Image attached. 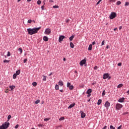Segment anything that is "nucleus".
Masks as SVG:
<instances>
[{
    "mask_svg": "<svg viewBox=\"0 0 129 129\" xmlns=\"http://www.w3.org/2000/svg\"><path fill=\"white\" fill-rule=\"evenodd\" d=\"M41 29V27L37 28H28L27 32H28V35H34V34H37L38 33V31H39Z\"/></svg>",
    "mask_w": 129,
    "mask_h": 129,
    "instance_id": "f257e3e1",
    "label": "nucleus"
},
{
    "mask_svg": "<svg viewBox=\"0 0 129 129\" xmlns=\"http://www.w3.org/2000/svg\"><path fill=\"white\" fill-rule=\"evenodd\" d=\"M9 126H10V122L7 121L6 122L2 124V125L0 126V129H7Z\"/></svg>",
    "mask_w": 129,
    "mask_h": 129,
    "instance_id": "f03ea898",
    "label": "nucleus"
},
{
    "mask_svg": "<svg viewBox=\"0 0 129 129\" xmlns=\"http://www.w3.org/2000/svg\"><path fill=\"white\" fill-rule=\"evenodd\" d=\"M116 17V13L115 12H112L109 16L110 20H113Z\"/></svg>",
    "mask_w": 129,
    "mask_h": 129,
    "instance_id": "7ed1b4c3",
    "label": "nucleus"
},
{
    "mask_svg": "<svg viewBox=\"0 0 129 129\" xmlns=\"http://www.w3.org/2000/svg\"><path fill=\"white\" fill-rule=\"evenodd\" d=\"M122 105L119 103H117L115 106V108L117 110H120V108H122Z\"/></svg>",
    "mask_w": 129,
    "mask_h": 129,
    "instance_id": "20e7f679",
    "label": "nucleus"
},
{
    "mask_svg": "<svg viewBox=\"0 0 129 129\" xmlns=\"http://www.w3.org/2000/svg\"><path fill=\"white\" fill-rule=\"evenodd\" d=\"M86 57H85L84 59H82L80 62V66H83L84 65V64H86Z\"/></svg>",
    "mask_w": 129,
    "mask_h": 129,
    "instance_id": "39448f33",
    "label": "nucleus"
},
{
    "mask_svg": "<svg viewBox=\"0 0 129 129\" xmlns=\"http://www.w3.org/2000/svg\"><path fill=\"white\" fill-rule=\"evenodd\" d=\"M65 38H66V37H65V36H64V35L59 36V38H58V42L59 43H61L62 41H63V39H65Z\"/></svg>",
    "mask_w": 129,
    "mask_h": 129,
    "instance_id": "423d86ee",
    "label": "nucleus"
},
{
    "mask_svg": "<svg viewBox=\"0 0 129 129\" xmlns=\"http://www.w3.org/2000/svg\"><path fill=\"white\" fill-rule=\"evenodd\" d=\"M45 33V34H46V35H50V33H51V29H50L49 28L46 29Z\"/></svg>",
    "mask_w": 129,
    "mask_h": 129,
    "instance_id": "0eeeda50",
    "label": "nucleus"
},
{
    "mask_svg": "<svg viewBox=\"0 0 129 129\" xmlns=\"http://www.w3.org/2000/svg\"><path fill=\"white\" fill-rule=\"evenodd\" d=\"M105 107H106V108H108L109 106H110V103L108 101H106L104 104Z\"/></svg>",
    "mask_w": 129,
    "mask_h": 129,
    "instance_id": "6e6552de",
    "label": "nucleus"
},
{
    "mask_svg": "<svg viewBox=\"0 0 129 129\" xmlns=\"http://www.w3.org/2000/svg\"><path fill=\"white\" fill-rule=\"evenodd\" d=\"M108 77H109V74H108V73L104 74L103 75V79H107V78H108Z\"/></svg>",
    "mask_w": 129,
    "mask_h": 129,
    "instance_id": "1a4fd4ad",
    "label": "nucleus"
},
{
    "mask_svg": "<svg viewBox=\"0 0 129 129\" xmlns=\"http://www.w3.org/2000/svg\"><path fill=\"white\" fill-rule=\"evenodd\" d=\"M80 113H81V118H84V117H85V116H86V114H85V113L83 112V111H81Z\"/></svg>",
    "mask_w": 129,
    "mask_h": 129,
    "instance_id": "9d476101",
    "label": "nucleus"
},
{
    "mask_svg": "<svg viewBox=\"0 0 129 129\" xmlns=\"http://www.w3.org/2000/svg\"><path fill=\"white\" fill-rule=\"evenodd\" d=\"M124 97H122L118 100V102L120 103L124 102Z\"/></svg>",
    "mask_w": 129,
    "mask_h": 129,
    "instance_id": "9b49d317",
    "label": "nucleus"
},
{
    "mask_svg": "<svg viewBox=\"0 0 129 129\" xmlns=\"http://www.w3.org/2000/svg\"><path fill=\"white\" fill-rule=\"evenodd\" d=\"M43 40L44 41V42H48V41H49V38L48 37L44 36L43 38Z\"/></svg>",
    "mask_w": 129,
    "mask_h": 129,
    "instance_id": "f8f14e48",
    "label": "nucleus"
},
{
    "mask_svg": "<svg viewBox=\"0 0 129 129\" xmlns=\"http://www.w3.org/2000/svg\"><path fill=\"white\" fill-rule=\"evenodd\" d=\"M9 88L11 89V90H10V91H13V90H14V89H15V88H16V86H10Z\"/></svg>",
    "mask_w": 129,
    "mask_h": 129,
    "instance_id": "ddd939ff",
    "label": "nucleus"
},
{
    "mask_svg": "<svg viewBox=\"0 0 129 129\" xmlns=\"http://www.w3.org/2000/svg\"><path fill=\"white\" fill-rule=\"evenodd\" d=\"M75 106V103H74L73 104H71L69 107H68V109H70L71 108H72V107H74V106Z\"/></svg>",
    "mask_w": 129,
    "mask_h": 129,
    "instance_id": "4468645a",
    "label": "nucleus"
},
{
    "mask_svg": "<svg viewBox=\"0 0 129 129\" xmlns=\"http://www.w3.org/2000/svg\"><path fill=\"white\" fill-rule=\"evenodd\" d=\"M58 85H59V86H63V85H64V83H63V81H59L58 82Z\"/></svg>",
    "mask_w": 129,
    "mask_h": 129,
    "instance_id": "2eb2a0df",
    "label": "nucleus"
},
{
    "mask_svg": "<svg viewBox=\"0 0 129 129\" xmlns=\"http://www.w3.org/2000/svg\"><path fill=\"white\" fill-rule=\"evenodd\" d=\"M70 45L71 48H72V49H73V48H74V44H73V43L72 42H70Z\"/></svg>",
    "mask_w": 129,
    "mask_h": 129,
    "instance_id": "dca6fc26",
    "label": "nucleus"
},
{
    "mask_svg": "<svg viewBox=\"0 0 129 129\" xmlns=\"http://www.w3.org/2000/svg\"><path fill=\"white\" fill-rule=\"evenodd\" d=\"M101 102H102V100H101V99H99L97 102V105H100V104H101Z\"/></svg>",
    "mask_w": 129,
    "mask_h": 129,
    "instance_id": "f3484780",
    "label": "nucleus"
},
{
    "mask_svg": "<svg viewBox=\"0 0 129 129\" xmlns=\"http://www.w3.org/2000/svg\"><path fill=\"white\" fill-rule=\"evenodd\" d=\"M91 92H92V89H89L87 90L86 93H91Z\"/></svg>",
    "mask_w": 129,
    "mask_h": 129,
    "instance_id": "a211bd4d",
    "label": "nucleus"
},
{
    "mask_svg": "<svg viewBox=\"0 0 129 129\" xmlns=\"http://www.w3.org/2000/svg\"><path fill=\"white\" fill-rule=\"evenodd\" d=\"M91 50H92V44L89 45V47H88L89 51H91Z\"/></svg>",
    "mask_w": 129,
    "mask_h": 129,
    "instance_id": "6ab92c4d",
    "label": "nucleus"
},
{
    "mask_svg": "<svg viewBox=\"0 0 129 129\" xmlns=\"http://www.w3.org/2000/svg\"><path fill=\"white\" fill-rule=\"evenodd\" d=\"M21 73V71L19 70H18L16 72V74H17V75H20Z\"/></svg>",
    "mask_w": 129,
    "mask_h": 129,
    "instance_id": "aec40b11",
    "label": "nucleus"
},
{
    "mask_svg": "<svg viewBox=\"0 0 129 129\" xmlns=\"http://www.w3.org/2000/svg\"><path fill=\"white\" fill-rule=\"evenodd\" d=\"M74 39V35H72L70 38V41H72Z\"/></svg>",
    "mask_w": 129,
    "mask_h": 129,
    "instance_id": "412c9836",
    "label": "nucleus"
},
{
    "mask_svg": "<svg viewBox=\"0 0 129 129\" xmlns=\"http://www.w3.org/2000/svg\"><path fill=\"white\" fill-rule=\"evenodd\" d=\"M18 51L19 52H20V54H22V53H23V49H22V48H19L18 49Z\"/></svg>",
    "mask_w": 129,
    "mask_h": 129,
    "instance_id": "4be33fe9",
    "label": "nucleus"
},
{
    "mask_svg": "<svg viewBox=\"0 0 129 129\" xmlns=\"http://www.w3.org/2000/svg\"><path fill=\"white\" fill-rule=\"evenodd\" d=\"M69 87L70 90H73V88H74V86L73 85H71Z\"/></svg>",
    "mask_w": 129,
    "mask_h": 129,
    "instance_id": "5701e85b",
    "label": "nucleus"
},
{
    "mask_svg": "<svg viewBox=\"0 0 129 129\" xmlns=\"http://www.w3.org/2000/svg\"><path fill=\"white\" fill-rule=\"evenodd\" d=\"M55 89L56 90H59V86L58 85H55Z\"/></svg>",
    "mask_w": 129,
    "mask_h": 129,
    "instance_id": "b1692460",
    "label": "nucleus"
},
{
    "mask_svg": "<svg viewBox=\"0 0 129 129\" xmlns=\"http://www.w3.org/2000/svg\"><path fill=\"white\" fill-rule=\"evenodd\" d=\"M123 85L122 84H119L118 86H117V88H121V87H122Z\"/></svg>",
    "mask_w": 129,
    "mask_h": 129,
    "instance_id": "393cba45",
    "label": "nucleus"
},
{
    "mask_svg": "<svg viewBox=\"0 0 129 129\" xmlns=\"http://www.w3.org/2000/svg\"><path fill=\"white\" fill-rule=\"evenodd\" d=\"M32 85L33 86L35 87V86H37V82H33L32 83Z\"/></svg>",
    "mask_w": 129,
    "mask_h": 129,
    "instance_id": "a878e982",
    "label": "nucleus"
},
{
    "mask_svg": "<svg viewBox=\"0 0 129 129\" xmlns=\"http://www.w3.org/2000/svg\"><path fill=\"white\" fill-rule=\"evenodd\" d=\"M53 9H59V6L58 5L53 6Z\"/></svg>",
    "mask_w": 129,
    "mask_h": 129,
    "instance_id": "bb28decb",
    "label": "nucleus"
},
{
    "mask_svg": "<svg viewBox=\"0 0 129 129\" xmlns=\"http://www.w3.org/2000/svg\"><path fill=\"white\" fill-rule=\"evenodd\" d=\"M4 63H10V60H7V59H5L3 61Z\"/></svg>",
    "mask_w": 129,
    "mask_h": 129,
    "instance_id": "cd10ccee",
    "label": "nucleus"
},
{
    "mask_svg": "<svg viewBox=\"0 0 129 129\" xmlns=\"http://www.w3.org/2000/svg\"><path fill=\"white\" fill-rule=\"evenodd\" d=\"M17 76H18V75L16 74H14L13 75V79H16V78H17Z\"/></svg>",
    "mask_w": 129,
    "mask_h": 129,
    "instance_id": "c85d7f7f",
    "label": "nucleus"
},
{
    "mask_svg": "<svg viewBox=\"0 0 129 129\" xmlns=\"http://www.w3.org/2000/svg\"><path fill=\"white\" fill-rule=\"evenodd\" d=\"M64 119H65V117H61L59 119V121H61V120H64Z\"/></svg>",
    "mask_w": 129,
    "mask_h": 129,
    "instance_id": "c756f323",
    "label": "nucleus"
},
{
    "mask_svg": "<svg viewBox=\"0 0 129 129\" xmlns=\"http://www.w3.org/2000/svg\"><path fill=\"white\" fill-rule=\"evenodd\" d=\"M10 118H12V115H9L8 116V120H7V121L9 122V120H10Z\"/></svg>",
    "mask_w": 129,
    "mask_h": 129,
    "instance_id": "7c9ffc66",
    "label": "nucleus"
},
{
    "mask_svg": "<svg viewBox=\"0 0 129 129\" xmlns=\"http://www.w3.org/2000/svg\"><path fill=\"white\" fill-rule=\"evenodd\" d=\"M120 4H121V2H120V1H117L116 5L117 6H119V5H120Z\"/></svg>",
    "mask_w": 129,
    "mask_h": 129,
    "instance_id": "2f4dec72",
    "label": "nucleus"
},
{
    "mask_svg": "<svg viewBox=\"0 0 129 129\" xmlns=\"http://www.w3.org/2000/svg\"><path fill=\"white\" fill-rule=\"evenodd\" d=\"M50 118H45L44 119V121H47L48 120H50Z\"/></svg>",
    "mask_w": 129,
    "mask_h": 129,
    "instance_id": "473e14b6",
    "label": "nucleus"
},
{
    "mask_svg": "<svg viewBox=\"0 0 129 129\" xmlns=\"http://www.w3.org/2000/svg\"><path fill=\"white\" fill-rule=\"evenodd\" d=\"M40 102V100L38 99L35 102V104H38V103H39Z\"/></svg>",
    "mask_w": 129,
    "mask_h": 129,
    "instance_id": "72a5a7b5",
    "label": "nucleus"
},
{
    "mask_svg": "<svg viewBox=\"0 0 129 129\" xmlns=\"http://www.w3.org/2000/svg\"><path fill=\"white\" fill-rule=\"evenodd\" d=\"M105 95V90L103 91L102 93V96H104Z\"/></svg>",
    "mask_w": 129,
    "mask_h": 129,
    "instance_id": "f704fd0d",
    "label": "nucleus"
},
{
    "mask_svg": "<svg viewBox=\"0 0 129 129\" xmlns=\"http://www.w3.org/2000/svg\"><path fill=\"white\" fill-rule=\"evenodd\" d=\"M45 3L44 4L43 6H41V10H42V11H44V10H45Z\"/></svg>",
    "mask_w": 129,
    "mask_h": 129,
    "instance_id": "c9c22d12",
    "label": "nucleus"
},
{
    "mask_svg": "<svg viewBox=\"0 0 129 129\" xmlns=\"http://www.w3.org/2000/svg\"><path fill=\"white\" fill-rule=\"evenodd\" d=\"M41 3H42V2L41 1H40V0H38L37 2V5H40V4H41Z\"/></svg>",
    "mask_w": 129,
    "mask_h": 129,
    "instance_id": "e433bc0d",
    "label": "nucleus"
},
{
    "mask_svg": "<svg viewBox=\"0 0 129 129\" xmlns=\"http://www.w3.org/2000/svg\"><path fill=\"white\" fill-rule=\"evenodd\" d=\"M127 6H129V3L128 2H126L124 4V6L126 7Z\"/></svg>",
    "mask_w": 129,
    "mask_h": 129,
    "instance_id": "4c0bfd02",
    "label": "nucleus"
},
{
    "mask_svg": "<svg viewBox=\"0 0 129 129\" xmlns=\"http://www.w3.org/2000/svg\"><path fill=\"white\" fill-rule=\"evenodd\" d=\"M70 85H71V83H69V82H68L67 87H69Z\"/></svg>",
    "mask_w": 129,
    "mask_h": 129,
    "instance_id": "58836bf2",
    "label": "nucleus"
},
{
    "mask_svg": "<svg viewBox=\"0 0 129 129\" xmlns=\"http://www.w3.org/2000/svg\"><path fill=\"white\" fill-rule=\"evenodd\" d=\"M32 22H33V20H29L28 21L27 23H28V24H31V23H32Z\"/></svg>",
    "mask_w": 129,
    "mask_h": 129,
    "instance_id": "ea45409f",
    "label": "nucleus"
},
{
    "mask_svg": "<svg viewBox=\"0 0 129 129\" xmlns=\"http://www.w3.org/2000/svg\"><path fill=\"white\" fill-rule=\"evenodd\" d=\"M110 129H115V127H114L113 126H112V125H111L110 126Z\"/></svg>",
    "mask_w": 129,
    "mask_h": 129,
    "instance_id": "a19ab883",
    "label": "nucleus"
},
{
    "mask_svg": "<svg viewBox=\"0 0 129 129\" xmlns=\"http://www.w3.org/2000/svg\"><path fill=\"white\" fill-rule=\"evenodd\" d=\"M7 56L8 57H10V56H11V52L10 51L8 52Z\"/></svg>",
    "mask_w": 129,
    "mask_h": 129,
    "instance_id": "79ce46f5",
    "label": "nucleus"
},
{
    "mask_svg": "<svg viewBox=\"0 0 129 129\" xmlns=\"http://www.w3.org/2000/svg\"><path fill=\"white\" fill-rule=\"evenodd\" d=\"M101 1H102V0H99V1L96 3V6L99 5V4L100 3V2H101Z\"/></svg>",
    "mask_w": 129,
    "mask_h": 129,
    "instance_id": "37998d69",
    "label": "nucleus"
},
{
    "mask_svg": "<svg viewBox=\"0 0 129 129\" xmlns=\"http://www.w3.org/2000/svg\"><path fill=\"white\" fill-rule=\"evenodd\" d=\"M104 43H105V41L103 40L102 42V43H101V46H103V45H104Z\"/></svg>",
    "mask_w": 129,
    "mask_h": 129,
    "instance_id": "c03bdc74",
    "label": "nucleus"
},
{
    "mask_svg": "<svg viewBox=\"0 0 129 129\" xmlns=\"http://www.w3.org/2000/svg\"><path fill=\"white\" fill-rule=\"evenodd\" d=\"M87 97H90V96L91 95V93H87Z\"/></svg>",
    "mask_w": 129,
    "mask_h": 129,
    "instance_id": "a18cd8bd",
    "label": "nucleus"
},
{
    "mask_svg": "<svg viewBox=\"0 0 129 129\" xmlns=\"http://www.w3.org/2000/svg\"><path fill=\"white\" fill-rule=\"evenodd\" d=\"M109 2L110 3H115V0H109Z\"/></svg>",
    "mask_w": 129,
    "mask_h": 129,
    "instance_id": "49530a36",
    "label": "nucleus"
},
{
    "mask_svg": "<svg viewBox=\"0 0 129 129\" xmlns=\"http://www.w3.org/2000/svg\"><path fill=\"white\" fill-rule=\"evenodd\" d=\"M43 81H46V76H43Z\"/></svg>",
    "mask_w": 129,
    "mask_h": 129,
    "instance_id": "de8ad7c7",
    "label": "nucleus"
},
{
    "mask_svg": "<svg viewBox=\"0 0 129 129\" xmlns=\"http://www.w3.org/2000/svg\"><path fill=\"white\" fill-rule=\"evenodd\" d=\"M98 68V67L97 66H95L94 67V70H97V69Z\"/></svg>",
    "mask_w": 129,
    "mask_h": 129,
    "instance_id": "09e8293b",
    "label": "nucleus"
},
{
    "mask_svg": "<svg viewBox=\"0 0 129 129\" xmlns=\"http://www.w3.org/2000/svg\"><path fill=\"white\" fill-rule=\"evenodd\" d=\"M18 127H19V124H17V125L15 126V128H16V129L18 128Z\"/></svg>",
    "mask_w": 129,
    "mask_h": 129,
    "instance_id": "8fccbe9b",
    "label": "nucleus"
},
{
    "mask_svg": "<svg viewBox=\"0 0 129 129\" xmlns=\"http://www.w3.org/2000/svg\"><path fill=\"white\" fill-rule=\"evenodd\" d=\"M28 59H27L26 58L24 59V60H23L24 63H26L27 62Z\"/></svg>",
    "mask_w": 129,
    "mask_h": 129,
    "instance_id": "3c124183",
    "label": "nucleus"
},
{
    "mask_svg": "<svg viewBox=\"0 0 129 129\" xmlns=\"http://www.w3.org/2000/svg\"><path fill=\"white\" fill-rule=\"evenodd\" d=\"M121 62H119L117 64L118 66H121Z\"/></svg>",
    "mask_w": 129,
    "mask_h": 129,
    "instance_id": "603ef678",
    "label": "nucleus"
},
{
    "mask_svg": "<svg viewBox=\"0 0 129 129\" xmlns=\"http://www.w3.org/2000/svg\"><path fill=\"white\" fill-rule=\"evenodd\" d=\"M121 125H120L118 127H117V129H121Z\"/></svg>",
    "mask_w": 129,
    "mask_h": 129,
    "instance_id": "864d4df0",
    "label": "nucleus"
},
{
    "mask_svg": "<svg viewBox=\"0 0 129 129\" xmlns=\"http://www.w3.org/2000/svg\"><path fill=\"white\" fill-rule=\"evenodd\" d=\"M49 3H54V1L53 0H49Z\"/></svg>",
    "mask_w": 129,
    "mask_h": 129,
    "instance_id": "5fc2aeb1",
    "label": "nucleus"
},
{
    "mask_svg": "<svg viewBox=\"0 0 129 129\" xmlns=\"http://www.w3.org/2000/svg\"><path fill=\"white\" fill-rule=\"evenodd\" d=\"M95 44H96V42H95V41L92 42V45H95Z\"/></svg>",
    "mask_w": 129,
    "mask_h": 129,
    "instance_id": "6e6d98bb",
    "label": "nucleus"
},
{
    "mask_svg": "<svg viewBox=\"0 0 129 129\" xmlns=\"http://www.w3.org/2000/svg\"><path fill=\"white\" fill-rule=\"evenodd\" d=\"M107 128V126H104V127L103 128V129H106Z\"/></svg>",
    "mask_w": 129,
    "mask_h": 129,
    "instance_id": "4d7b16f0",
    "label": "nucleus"
},
{
    "mask_svg": "<svg viewBox=\"0 0 129 129\" xmlns=\"http://www.w3.org/2000/svg\"><path fill=\"white\" fill-rule=\"evenodd\" d=\"M106 48V49H108V48H109V45H107Z\"/></svg>",
    "mask_w": 129,
    "mask_h": 129,
    "instance_id": "13d9d810",
    "label": "nucleus"
},
{
    "mask_svg": "<svg viewBox=\"0 0 129 129\" xmlns=\"http://www.w3.org/2000/svg\"><path fill=\"white\" fill-rule=\"evenodd\" d=\"M119 29V30H121V29H122V26H120Z\"/></svg>",
    "mask_w": 129,
    "mask_h": 129,
    "instance_id": "bf43d9fd",
    "label": "nucleus"
},
{
    "mask_svg": "<svg viewBox=\"0 0 129 129\" xmlns=\"http://www.w3.org/2000/svg\"><path fill=\"white\" fill-rule=\"evenodd\" d=\"M6 93H8L9 92L8 90L7 89L6 91H5Z\"/></svg>",
    "mask_w": 129,
    "mask_h": 129,
    "instance_id": "052dcab7",
    "label": "nucleus"
},
{
    "mask_svg": "<svg viewBox=\"0 0 129 129\" xmlns=\"http://www.w3.org/2000/svg\"><path fill=\"white\" fill-rule=\"evenodd\" d=\"M52 74H53V73H50L49 74V76H51V75H52Z\"/></svg>",
    "mask_w": 129,
    "mask_h": 129,
    "instance_id": "680f3d73",
    "label": "nucleus"
},
{
    "mask_svg": "<svg viewBox=\"0 0 129 129\" xmlns=\"http://www.w3.org/2000/svg\"><path fill=\"white\" fill-rule=\"evenodd\" d=\"M117 30V28H115L114 29V31H116Z\"/></svg>",
    "mask_w": 129,
    "mask_h": 129,
    "instance_id": "e2e57ef3",
    "label": "nucleus"
},
{
    "mask_svg": "<svg viewBox=\"0 0 129 129\" xmlns=\"http://www.w3.org/2000/svg\"><path fill=\"white\" fill-rule=\"evenodd\" d=\"M63 61H66V58L65 57H64V58H63Z\"/></svg>",
    "mask_w": 129,
    "mask_h": 129,
    "instance_id": "0e129e2a",
    "label": "nucleus"
},
{
    "mask_svg": "<svg viewBox=\"0 0 129 129\" xmlns=\"http://www.w3.org/2000/svg\"><path fill=\"white\" fill-rule=\"evenodd\" d=\"M44 104V101H41V104Z\"/></svg>",
    "mask_w": 129,
    "mask_h": 129,
    "instance_id": "69168bd1",
    "label": "nucleus"
},
{
    "mask_svg": "<svg viewBox=\"0 0 129 129\" xmlns=\"http://www.w3.org/2000/svg\"><path fill=\"white\" fill-rule=\"evenodd\" d=\"M60 92H63V89L60 90Z\"/></svg>",
    "mask_w": 129,
    "mask_h": 129,
    "instance_id": "338daca9",
    "label": "nucleus"
},
{
    "mask_svg": "<svg viewBox=\"0 0 129 129\" xmlns=\"http://www.w3.org/2000/svg\"><path fill=\"white\" fill-rule=\"evenodd\" d=\"M95 83H93L92 84V85H94V84H95Z\"/></svg>",
    "mask_w": 129,
    "mask_h": 129,
    "instance_id": "774afa93",
    "label": "nucleus"
}]
</instances>
